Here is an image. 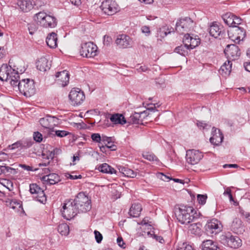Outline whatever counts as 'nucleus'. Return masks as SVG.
<instances>
[{"label":"nucleus","mask_w":250,"mask_h":250,"mask_svg":"<svg viewBox=\"0 0 250 250\" xmlns=\"http://www.w3.org/2000/svg\"><path fill=\"white\" fill-rule=\"evenodd\" d=\"M231 230L235 233L242 234L245 231V227L242 221L239 218H235L231 225Z\"/></svg>","instance_id":"obj_21"},{"label":"nucleus","mask_w":250,"mask_h":250,"mask_svg":"<svg viewBox=\"0 0 250 250\" xmlns=\"http://www.w3.org/2000/svg\"><path fill=\"white\" fill-rule=\"evenodd\" d=\"M234 22H233V24H234V26H232V29H230V30L228 31V36L229 38L232 41H234L235 42H239L240 41V36H234L232 35L233 32L236 33L238 35L243 34L244 33V29L243 28L237 26L236 25H239L241 23L242 20L234 15Z\"/></svg>","instance_id":"obj_9"},{"label":"nucleus","mask_w":250,"mask_h":250,"mask_svg":"<svg viewBox=\"0 0 250 250\" xmlns=\"http://www.w3.org/2000/svg\"><path fill=\"white\" fill-rule=\"evenodd\" d=\"M61 212L62 217L67 220H70L78 213H80L77 207L74 205V202L72 199L65 201L62 207V209L61 210Z\"/></svg>","instance_id":"obj_5"},{"label":"nucleus","mask_w":250,"mask_h":250,"mask_svg":"<svg viewBox=\"0 0 250 250\" xmlns=\"http://www.w3.org/2000/svg\"><path fill=\"white\" fill-rule=\"evenodd\" d=\"M25 71L24 67H19L13 60L9 62V65L7 64H3L0 67V80L2 81L9 82L12 85L17 84L18 80L20 78L19 73H22Z\"/></svg>","instance_id":"obj_1"},{"label":"nucleus","mask_w":250,"mask_h":250,"mask_svg":"<svg viewBox=\"0 0 250 250\" xmlns=\"http://www.w3.org/2000/svg\"><path fill=\"white\" fill-rule=\"evenodd\" d=\"M57 35L54 32L49 34L46 39L47 45L51 48H55L57 46Z\"/></svg>","instance_id":"obj_26"},{"label":"nucleus","mask_w":250,"mask_h":250,"mask_svg":"<svg viewBox=\"0 0 250 250\" xmlns=\"http://www.w3.org/2000/svg\"><path fill=\"white\" fill-rule=\"evenodd\" d=\"M177 250H193V248L191 245L186 243H183L179 244Z\"/></svg>","instance_id":"obj_44"},{"label":"nucleus","mask_w":250,"mask_h":250,"mask_svg":"<svg viewBox=\"0 0 250 250\" xmlns=\"http://www.w3.org/2000/svg\"><path fill=\"white\" fill-rule=\"evenodd\" d=\"M195 23L189 17L180 19L176 24V31L180 34L192 29Z\"/></svg>","instance_id":"obj_6"},{"label":"nucleus","mask_w":250,"mask_h":250,"mask_svg":"<svg viewBox=\"0 0 250 250\" xmlns=\"http://www.w3.org/2000/svg\"><path fill=\"white\" fill-rule=\"evenodd\" d=\"M174 51L176 53L184 56H186L188 54L187 49L186 48V46H185V44L184 46L180 45L176 47L175 48Z\"/></svg>","instance_id":"obj_41"},{"label":"nucleus","mask_w":250,"mask_h":250,"mask_svg":"<svg viewBox=\"0 0 250 250\" xmlns=\"http://www.w3.org/2000/svg\"><path fill=\"white\" fill-rule=\"evenodd\" d=\"M27 26L29 33L31 35L34 34L37 30V26L34 23L28 24Z\"/></svg>","instance_id":"obj_47"},{"label":"nucleus","mask_w":250,"mask_h":250,"mask_svg":"<svg viewBox=\"0 0 250 250\" xmlns=\"http://www.w3.org/2000/svg\"><path fill=\"white\" fill-rule=\"evenodd\" d=\"M143 157L150 161H157V157L154 154L148 153L143 154Z\"/></svg>","instance_id":"obj_49"},{"label":"nucleus","mask_w":250,"mask_h":250,"mask_svg":"<svg viewBox=\"0 0 250 250\" xmlns=\"http://www.w3.org/2000/svg\"><path fill=\"white\" fill-rule=\"evenodd\" d=\"M42 179L43 181L48 182L50 185L55 184L60 181L59 176L56 173H51L43 176Z\"/></svg>","instance_id":"obj_28"},{"label":"nucleus","mask_w":250,"mask_h":250,"mask_svg":"<svg viewBox=\"0 0 250 250\" xmlns=\"http://www.w3.org/2000/svg\"><path fill=\"white\" fill-rule=\"evenodd\" d=\"M207 196L206 195L198 194L197 195V200L199 204L204 205L206 202Z\"/></svg>","instance_id":"obj_50"},{"label":"nucleus","mask_w":250,"mask_h":250,"mask_svg":"<svg viewBox=\"0 0 250 250\" xmlns=\"http://www.w3.org/2000/svg\"><path fill=\"white\" fill-rule=\"evenodd\" d=\"M22 207L21 204L15 200H12L10 203V207L13 209L19 210V208Z\"/></svg>","instance_id":"obj_43"},{"label":"nucleus","mask_w":250,"mask_h":250,"mask_svg":"<svg viewBox=\"0 0 250 250\" xmlns=\"http://www.w3.org/2000/svg\"><path fill=\"white\" fill-rule=\"evenodd\" d=\"M33 138L37 142H41L42 140V134L39 132H34Z\"/></svg>","instance_id":"obj_52"},{"label":"nucleus","mask_w":250,"mask_h":250,"mask_svg":"<svg viewBox=\"0 0 250 250\" xmlns=\"http://www.w3.org/2000/svg\"><path fill=\"white\" fill-rule=\"evenodd\" d=\"M0 170L4 174H16L17 171L16 169L6 166H0Z\"/></svg>","instance_id":"obj_39"},{"label":"nucleus","mask_w":250,"mask_h":250,"mask_svg":"<svg viewBox=\"0 0 250 250\" xmlns=\"http://www.w3.org/2000/svg\"><path fill=\"white\" fill-rule=\"evenodd\" d=\"M62 150L60 148H55L50 152L49 156H46L45 158H46L47 160H49V159L52 160L54 158L55 155H58L60 154ZM43 158L45 159V157H43Z\"/></svg>","instance_id":"obj_42"},{"label":"nucleus","mask_w":250,"mask_h":250,"mask_svg":"<svg viewBox=\"0 0 250 250\" xmlns=\"http://www.w3.org/2000/svg\"><path fill=\"white\" fill-rule=\"evenodd\" d=\"M238 90L241 93H250V87L247 88L240 87L235 88L234 90V92H238Z\"/></svg>","instance_id":"obj_55"},{"label":"nucleus","mask_w":250,"mask_h":250,"mask_svg":"<svg viewBox=\"0 0 250 250\" xmlns=\"http://www.w3.org/2000/svg\"><path fill=\"white\" fill-rule=\"evenodd\" d=\"M20 8L24 12H28L33 8L32 2L30 0H22L18 2Z\"/></svg>","instance_id":"obj_33"},{"label":"nucleus","mask_w":250,"mask_h":250,"mask_svg":"<svg viewBox=\"0 0 250 250\" xmlns=\"http://www.w3.org/2000/svg\"><path fill=\"white\" fill-rule=\"evenodd\" d=\"M74 174V172H72V174H69V173H67V174L68 175V176H67V177L68 178H69L70 179H72V180H76V179H81L82 178V176L81 175H75Z\"/></svg>","instance_id":"obj_56"},{"label":"nucleus","mask_w":250,"mask_h":250,"mask_svg":"<svg viewBox=\"0 0 250 250\" xmlns=\"http://www.w3.org/2000/svg\"><path fill=\"white\" fill-rule=\"evenodd\" d=\"M80 93H82V94H83V92L82 91L81 89L79 88L74 87L71 90L69 94H80Z\"/></svg>","instance_id":"obj_60"},{"label":"nucleus","mask_w":250,"mask_h":250,"mask_svg":"<svg viewBox=\"0 0 250 250\" xmlns=\"http://www.w3.org/2000/svg\"><path fill=\"white\" fill-rule=\"evenodd\" d=\"M158 177L159 178L164 181H167L168 182L170 180H172V178H170L169 177L164 174L162 173H160L158 174Z\"/></svg>","instance_id":"obj_57"},{"label":"nucleus","mask_w":250,"mask_h":250,"mask_svg":"<svg viewBox=\"0 0 250 250\" xmlns=\"http://www.w3.org/2000/svg\"><path fill=\"white\" fill-rule=\"evenodd\" d=\"M102 141L104 143L107 148H109L111 150H116V146L114 145H110L112 142L111 137L103 136Z\"/></svg>","instance_id":"obj_37"},{"label":"nucleus","mask_w":250,"mask_h":250,"mask_svg":"<svg viewBox=\"0 0 250 250\" xmlns=\"http://www.w3.org/2000/svg\"><path fill=\"white\" fill-rule=\"evenodd\" d=\"M142 210V208L141 204L134 203L130 207L129 214L132 217H137L140 214Z\"/></svg>","instance_id":"obj_30"},{"label":"nucleus","mask_w":250,"mask_h":250,"mask_svg":"<svg viewBox=\"0 0 250 250\" xmlns=\"http://www.w3.org/2000/svg\"><path fill=\"white\" fill-rule=\"evenodd\" d=\"M234 17V15L230 12L227 13L222 16V19L224 21L229 27L234 26V24H233Z\"/></svg>","instance_id":"obj_34"},{"label":"nucleus","mask_w":250,"mask_h":250,"mask_svg":"<svg viewBox=\"0 0 250 250\" xmlns=\"http://www.w3.org/2000/svg\"><path fill=\"white\" fill-rule=\"evenodd\" d=\"M119 170L125 176L134 178L136 176V173L132 169L124 167H120Z\"/></svg>","instance_id":"obj_35"},{"label":"nucleus","mask_w":250,"mask_h":250,"mask_svg":"<svg viewBox=\"0 0 250 250\" xmlns=\"http://www.w3.org/2000/svg\"><path fill=\"white\" fill-rule=\"evenodd\" d=\"M117 243L120 247H121L122 248H125V244L124 240L122 237H118L117 238Z\"/></svg>","instance_id":"obj_61"},{"label":"nucleus","mask_w":250,"mask_h":250,"mask_svg":"<svg viewBox=\"0 0 250 250\" xmlns=\"http://www.w3.org/2000/svg\"><path fill=\"white\" fill-rule=\"evenodd\" d=\"M37 68L41 71L45 72L50 68V64L48 60L45 57L40 58L36 62Z\"/></svg>","instance_id":"obj_23"},{"label":"nucleus","mask_w":250,"mask_h":250,"mask_svg":"<svg viewBox=\"0 0 250 250\" xmlns=\"http://www.w3.org/2000/svg\"><path fill=\"white\" fill-rule=\"evenodd\" d=\"M115 42L119 48H127L132 46L133 41L129 36L121 34L117 36Z\"/></svg>","instance_id":"obj_14"},{"label":"nucleus","mask_w":250,"mask_h":250,"mask_svg":"<svg viewBox=\"0 0 250 250\" xmlns=\"http://www.w3.org/2000/svg\"><path fill=\"white\" fill-rule=\"evenodd\" d=\"M201 224L200 223H194L190 225L189 230L190 233L195 235H200L201 233Z\"/></svg>","instance_id":"obj_36"},{"label":"nucleus","mask_w":250,"mask_h":250,"mask_svg":"<svg viewBox=\"0 0 250 250\" xmlns=\"http://www.w3.org/2000/svg\"><path fill=\"white\" fill-rule=\"evenodd\" d=\"M232 63L228 60L224 63L219 69V73L226 77L229 75L231 71Z\"/></svg>","instance_id":"obj_25"},{"label":"nucleus","mask_w":250,"mask_h":250,"mask_svg":"<svg viewBox=\"0 0 250 250\" xmlns=\"http://www.w3.org/2000/svg\"><path fill=\"white\" fill-rule=\"evenodd\" d=\"M183 42L187 49H192L198 46L200 42L199 38L196 36L193 38L190 36L188 34H187L184 36Z\"/></svg>","instance_id":"obj_16"},{"label":"nucleus","mask_w":250,"mask_h":250,"mask_svg":"<svg viewBox=\"0 0 250 250\" xmlns=\"http://www.w3.org/2000/svg\"><path fill=\"white\" fill-rule=\"evenodd\" d=\"M39 122L41 125L44 128L51 129L53 126L58 124V119L55 116L47 115L44 118H41Z\"/></svg>","instance_id":"obj_15"},{"label":"nucleus","mask_w":250,"mask_h":250,"mask_svg":"<svg viewBox=\"0 0 250 250\" xmlns=\"http://www.w3.org/2000/svg\"><path fill=\"white\" fill-rule=\"evenodd\" d=\"M35 20L37 23L45 28H54L56 26L57 21L54 16L47 14L44 12H40L35 16Z\"/></svg>","instance_id":"obj_3"},{"label":"nucleus","mask_w":250,"mask_h":250,"mask_svg":"<svg viewBox=\"0 0 250 250\" xmlns=\"http://www.w3.org/2000/svg\"><path fill=\"white\" fill-rule=\"evenodd\" d=\"M58 231L62 235H67L69 232V227L66 224L63 223L58 226Z\"/></svg>","instance_id":"obj_40"},{"label":"nucleus","mask_w":250,"mask_h":250,"mask_svg":"<svg viewBox=\"0 0 250 250\" xmlns=\"http://www.w3.org/2000/svg\"><path fill=\"white\" fill-rule=\"evenodd\" d=\"M91 138L93 141L100 143L102 141V137H101L99 133H93Z\"/></svg>","instance_id":"obj_48"},{"label":"nucleus","mask_w":250,"mask_h":250,"mask_svg":"<svg viewBox=\"0 0 250 250\" xmlns=\"http://www.w3.org/2000/svg\"><path fill=\"white\" fill-rule=\"evenodd\" d=\"M58 78L57 80L58 83L64 87L67 85L69 81V75L66 70H63L61 72H58L56 75Z\"/></svg>","instance_id":"obj_20"},{"label":"nucleus","mask_w":250,"mask_h":250,"mask_svg":"<svg viewBox=\"0 0 250 250\" xmlns=\"http://www.w3.org/2000/svg\"><path fill=\"white\" fill-rule=\"evenodd\" d=\"M103 11L107 15H112L118 11V5L113 0H105L101 6Z\"/></svg>","instance_id":"obj_11"},{"label":"nucleus","mask_w":250,"mask_h":250,"mask_svg":"<svg viewBox=\"0 0 250 250\" xmlns=\"http://www.w3.org/2000/svg\"><path fill=\"white\" fill-rule=\"evenodd\" d=\"M94 234L96 242L98 243H100L103 239V236L102 234L99 231L95 230Z\"/></svg>","instance_id":"obj_51"},{"label":"nucleus","mask_w":250,"mask_h":250,"mask_svg":"<svg viewBox=\"0 0 250 250\" xmlns=\"http://www.w3.org/2000/svg\"><path fill=\"white\" fill-rule=\"evenodd\" d=\"M20 167H21L23 168L24 170H26L27 171H33L34 170V169L32 167L26 165L25 164H21L20 165Z\"/></svg>","instance_id":"obj_62"},{"label":"nucleus","mask_w":250,"mask_h":250,"mask_svg":"<svg viewBox=\"0 0 250 250\" xmlns=\"http://www.w3.org/2000/svg\"><path fill=\"white\" fill-rule=\"evenodd\" d=\"M203 157V154L199 150L191 149L187 151L186 158L189 164L194 165L198 164Z\"/></svg>","instance_id":"obj_12"},{"label":"nucleus","mask_w":250,"mask_h":250,"mask_svg":"<svg viewBox=\"0 0 250 250\" xmlns=\"http://www.w3.org/2000/svg\"><path fill=\"white\" fill-rule=\"evenodd\" d=\"M212 137H210V142L216 146L220 145L223 141L224 136L220 130L217 129L215 127L212 128Z\"/></svg>","instance_id":"obj_18"},{"label":"nucleus","mask_w":250,"mask_h":250,"mask_svg":"<svg viewBox=\"0 0 250 250\" xmlns=\"http://www.w3.org/2000/svg\"><path fill=\"white\" fill-rule=\"evenodd\" d=\"M55 134L58 137H63L67 136L69 133L65 130H56Z\"/></svg>","instance_id":"obj_54"},{"label":"nucleus","mask_w":250,"mask_h":250,"mask_svg":"<svg viewBox=\"0 0 250 250\" xmlns=\"http://www.w3.org/2000/svg\"><path fill=\"white\" fill-rule=\"evenodd\" d=\"M202 250H220L216 244L211 240H207L203 242Z\"/></svg>","instance_id":"obj_27"},{"label":"nucleus","mask_w":250,"mask_h":250,"mask_svg":"<svg viewBox=\"0 0 250 250\" xmlns=\"http://www.w3.org/2000/svg\"><path fill=\"white\" fill-rule=\"evenodd\" d=\"M29 79H22L21 81L18 80V83L17 85L14 86H18V88L21 94H27L30 93L29 91Z\"/></svg>","instance_id":"obj_24"},{"label":"nucleus","mask_w":250,"mask_h":250,"mask_svg":"<svg viewBox=\"0 0 250 250\" xmlns=\"http://www.w3.org/2000/svg\"><path fill=\"white\" fill-rule=\"evenodd\" d=\"M3 186L6 187L9 191L12 190L13 188V185L11 181L3 179L2 180V182L0 183Z\"/></svg>","instance_id":"obj_46"},{"label":"nucleus","mask_w":250,"mask_h":250,"mask_svg":"<svg viewBox=\"0 0 250 250\" xmlns=\"http://www.w3.org/2000/svg\"><path fill=\"white\" fill-rule=\"evenodd\" d=\"M73 201L74 205L80 213L86 212L90 210L91 208L90 200L83 192L78 193Z\"/></svg>","instance_id":"obj_4"},{"label":"nucleus","mask_w":250,"mask_h":250,"mask_svg":"<svg viewBox=\"0 0 250 250\" xmlns=\"http://www.w3.org/2000/svg\"><path fill=\"white\" fill-rule=\"evenodd\" d=\"M34 197L42 203H44L46 201V196L44 191L42 188L34 196Z\"/></svg>","instance_id":"obj_38"},{"label":"nucleus","mask_w":250,"mask_h":250,"mask_svg":"<svg viewBox=\"0 0 250 250\" xmlns=\"http://www.w3.org/2000/svg\"><path fill=\"white\" fill-rule=\"evenodd\" d=\"M208 30L210 36L215 38H217L220 36L223 37V35L224 34L220 28V25L216 22L212 23Z\"/></svg>","instance_id":"obj_22"},{"label":"nucleus","mask_w":250,"mask_h":250,"mask_svg":"<svg viewBox=\"0 0 250 250\" xmlns=\"http://www.w3.org/2000/svg\"><path fill=\"white\" fill-rule=\"evenodd\" d=\"M148 115L147 110H145L141 112H135L130 117V122L133 124H143V119L146 117Z\"/></svg>","instance_id":"obj_19"},{"label":"nucleus","mask_w":250,"mask_h":250,"mask_svg":"<svg viewBox=\"0 0 250 250\" xmlns=\"http://www.w3.org/2000/svg\"><path fill=\"white\" fill-rule=\"evenodd\" d=\"M71 104L74 106L80 105L85 99V95H68Z\"/></svg>","instance_id":"obj_29"},{"label":"nucleus","mask_w":250,"mask_h":250,"mask_svg":"<svg viewBox=\"0 0 250 250\" xmlns=\"http://www.w3.org/2000/svg\"><path fill=\"white\" fill-rule=\"evenodd\" d=\"M111 38L108 36H104V37L103 42L104 45L108 46L111 42Z\"/></svg>","instance_id":"obj_59"},{"label":"nucleus","mask_w":250,"mask_h":250,"mask_svg":"<svg viewBox=\"0 0 250 250\" xmlns=\"http://www.w3.org/2000/svg\"><path fill=\"white\" fill-rule=\"evenodd\" d=\"M224 53L228 60H235L240 56L239 47L235 44H229L224 50Z\"/></svg>","instance_id":"obj_13"},{"label":"nucleus","mask_w":250,"mask_h":250,"mask_svg":"<svg viewBox=\"0 0 250 250\" xmlns=\"http://www.w3.org/2000/svg\"><path fill=\"white\" fill-rule=\"evenodd\" d=\"M223 244L233 249H237L241 246L242 241L237 236H233L230 233H227L221 236Z\"/></svg>","instance_id":"obj_7"},{"label":"nucleus","mask_w":250,"mask_h":250,"mask_svg":"<svg viewBox=\"0 0 250 250\" xmlns=\"http://www.w3.org/2000/svg\"><path fill=\"white\" fill-rule=\"evenodd\" d=\"M148 69V67L146 65L140 66L138 68H137L138 72H146Z\"/></svg>","instance_id":"obj_63"},{"label":"nucleus","mask_w":250,"mask_h":250,"mask_svg":"<svg viewBox=\"0 0 250 250\" xmlns=\"http://www.w3.org/2000/svg\"><path fill=\"white\" fill-rule=\"evenodd\" d=\"M110 120L114 124L124 125L126 121L124 116L121 114L116 113L111 115Z\"/></svg>","instance_id":"obj_31"},{"label":"nucleus","mask_w":250,"mask_h":250,"mask_svg":"<svg viewBox=\"0 0 250 250\" xmlns=\"http://www.w3.org/2000/svg\"><path fill=\"white\" fill-rule=\"evenodd\" d=\"M194 209L193 207L180 206L175 207L174 213L177 220L182 224L187 225L191 223L195 217L194 216Z\"/></svg>","instance_id":"obj_2"},{"label":"nucleus","mask_w":250,"mask_h":250,"mask_svg":"<svg viewBox=\"0 0 250 250\" xmlns=\"http://www.w3.org/2000/svg\"><path fill=\"white\" fill-rule=\"evenodd\" d=\"M221 222L216 219L208 221L205 226V229L208 235L216 234L222 230Z\"/></svg>","instance_id":"obj_10"},{"label":"nucleus","mask_w":250,"mask_h":250,"mask_svg":"<svg viewBox=\"0 0 250 250\" xmlns=\"http://www.w3.org/2000/svg\"><path fill=\"white\" fill-rule=\"evenodd\" d=\"M32 144L33 142L31 139H23L9 146L8 147L11 149H15L19 148L20 149H27L30 147Z\"/></svg>","instance_id":"obj_17"},{"label":"nucleus","mask_w":250,"mask_h":250,"mask_svg":"<svg viewBox=\"0 0 250 250\" xmlns=\"http://www.w3.org/2000/svg\"><path fill=\"white\" fill-rule=\"evenodd\" d=\"M96 169L104 173L113 174L116 173V170L106 163H104L98 166Z\"/></svg>","instance_id":"obj_32"},{"label":"nucleus","mask_w":250,"mask_h":250,"mask_svg":"<svg viewBox=\"0 0 250 250\" xmlns=\"http://www.w3.org/2000/svg\"><path fill=\"white\" fill-rule=\"evenodd\" d=\"M41 188L36 184H32L30 185V191L34 195L38 193Z\"/></svg>","instance_id":"obj_45"},{"label":"nucleus","mask_w":250,"mask_h":250,"mask_svg":"<svg viewBox=\"0 0 250 250\" xmlns=\"http://www.w3.org/2000/svg\"><path fill=\"white\" fill-rule=\"evenodd\" d=\"M142 32L145 34L146 36H149L150 34L149 27L147 26H143L141 28Z\"/></svg>","instance_id":"obj_58"},{"label":"nucleus","mask_w":250,"mask_h":250,"mask_svg":"<svg viewBox=\"0 0 250 250\" xmlns=\"http://www.w3.org/2000/svg\"><path fill=\"white\" fill-rule=\"evenodd\" d=\"M97 46L91 42H84L81 44L80 53L86 58H93L96 55Z\"/></svg>","instance_id":"obj_8"},{"label":"nucleus","mask_w":250,"mask_h":250,"mask_svg":"<svg viewBox=\"0 0 250 250\" xmlns=\"http://www.w3.org/2000/svg\"><path fill=\"white\" fill-rule=\"evenodd\" d=\"M242 214L246 219L247 221L250 223V213L243 212Z\"/></svg>","instance_id":"obj_64"},{"label":"nucleus","mask_w":250,"mask_h":250,"mask_svg":"<svg viewBox=\"0 0 250 250\" xmlns=\"http://www.w3.org/2000/svg\"><path fill=\"white\" fill-rule=\"evenodd\" d=\"M197 125L200 129H208L210 127L209 125L203 122L198 121Z\"/></svg>","instance_id":"obj_53"}]
</instances>
